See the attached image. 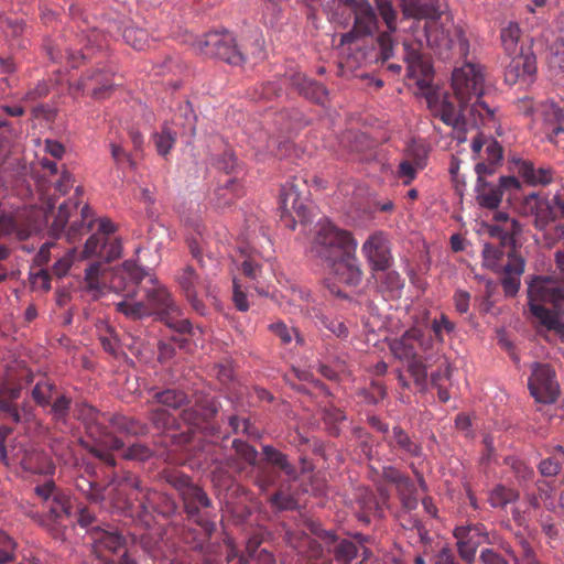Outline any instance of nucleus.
Here are the masks:
<instances>
[{"label":"nucleus","mask_w":564,"mask_h":564,"mask_svg":"<svg viewBox=\"0 0 564 564\" xmlns=\"http://www.w3.org/2000/svg\"><path fill=\"white\" fill-rule=\"evenodd\" d=\"M110 288L124 299L116 304L118 312L131 319L158 315L169 328L191 334L193 325L172 292L158 278L131 260L112 274Z\"/></svg>","instance_id":"obj_1"},{"label":"nucleus","mask_w":564,"mask_h":564,"mask_svg":"<svg viewBox=\"0 0 564 564\" xmlns=\"http://www.w3.org/2000/svg\"><path fill=\"white\" fill-rule=\"evenodd\" d=\"M454 96L429 91L427 106L432 115L457 130L467 126L494 128L497 124L496 110L481 100L485 93L484 67L478 63L465 62L453 70Z\"/></svg>","instance_id":"obj_2"},{"label":"nucleus","mask_w":564,"mask_h":564,"mask_svg":"<svg viewBox=\"0 0 564 564\" xmlns=\"http://www.w3.org/2000/svg\"><path fill=\"white\" fill-rule=\"evenodd\" d=\"M402 12L406 18L425 20L427 44L443 58L452 52L462 57L469 54V41L460 25H456L449 13L437 8L432 0H401Z\"/></svg>","instance_id":"obj_3"},{"label":"nucleus","mask_w":564,"mask_h":564,"mask_svg":"<svg viewBox=\"0 0 564 564\" xmlns=\"http://www.w3.org/2000/svg\"><path fill=\"white\" fill-rule=\"evenodd\" d=\"M470 148L474 159L478 160L475 165L476 200L482 208L496 209L505 193L511 194L520 189V182L514 176H500L497 182L488 180L496 174L503 159V149L497 140L478 133L473 139Z\"/></svg>","instance_id":"obj_4"},{"label":"nucleus","mask_w":564,"mask_h":564,"mask_svg":"<svg viewBox=\"0 0 564 564\" xmlns=\"http://www.w3.org/2000/svg\"><path fill=\"white\" fill-rule=\"evenodd\" d=\"M165 481L177 490L187 518L195 522L200 532H187L185 540L195 550L203 551L205 543L210 539L216 529V511L210 498L205 490L195 485L192 479L180 470H169L163 475Z\"/></svg>","instance_id":"obj_5"},{"label":"nucleus","mask_w":564,"mask_h":564,"mask_svg":"<svg viewBox=\"0 0 564 564\" xmlns=\"http://www.w3.org/2000/svg\"><path fill=\"white\" fill-rule=\"evenodd\" d=\"M263 37L258 31H252L238 40L228 30H216L196 39L193 47L202 55L239 66L250 57L260 58L263 53Z\"/></svg>","instance_id":"obj_6"},{"label":"nucleus","mask_w":564,"mask_h":564,"mask_svg":"<svg viewBox=\"0 0 564 564\" xmlns=\"http://www.w3.org/2000/svg\"><path fill=\"white\" fill-rule=\"evenodd\" d=\"M531 314L547 329L555 330L564 339L561 323L564 306V285L550 278L538 276L528 288Z\"/></svg>","instance_id":"obj_7"},{"label":"nucleus","mask_w":564,"mask_h":564,"mask_svg":"<svg viewBox=\"0 0 564 564\" xmlns=\"http://www.w3.org/2000/svg\"><path fill=\"white\" fill-rule=\"evenodd\" d=\"M74 415L84 422L87 433L95 440L96 444L90 447L89 452L106 465L113 467L116 459L109 451L122 448L123 442L108 432L104 425L105 422H109V417L87 403H77L74 409Z\"/></svg>","instance_id":"obj_8"},{"label":"nucleus","mask_w":564,"mask_h":564,"mask_svg":"<svg viewBox=\"0 0 564 564\" xmlns=\"http://www.w3.org/2000/svg\"><path fill=\"white\" fill-rule=\"evenodd\" d=\"M82 194V188L77 187L74 195L59 205L57 215L51 225V234L54 237H59L65 231L67 241L74 243L90 230L94 224V214L90 207L85 204L77 213Z\"/></svg>","instance_id":"obj_9"},{"label":"nucleus","mask_w":564,"mask_h":564,"mask_svg":"<svg viewBox=\"0 0 564 564\" xmlns=\"http://www.w3.org/2000/svg\"><path fill=\"white\" fill-rule=\"evenodd\" d=\"M350 247L357 248V242L349 231L338 228L328 219L317 223L312 243V253L315 258L327 264L343 257Z\"/></svg>","instance_id":"obj_10"},{"label":"nucleus","mask_w":564,"mask_h":564,"mask_svg":"<svg viewBox=\"0 0 564 564\" xmlns=\"http://www.w3.org/2000/svg\"><path fill=\"white\" fill-rule=\"evenodd\" d=\"M109 487H111L109 499L113 509L121 512L132 511L134 501H139V507L147 510L145 503L150 501L152 492L142 487L134 474L130 471L115 474L109 481Z\"/></svg>","instance_id":"obj_11"},{"label":"nucleus","mask_w":564,"mask_h":564,"mask_svg":"<svg viewBox=\"0 0 564 564\" xmlns=\"http://www.w3.org/2000/svg\"><path fill=\"white\" fill-rule=\"evenodd\" d=\"M94 552L102 564H138L117 531L93 527L90 529Z\"/></svg>","instance_id":"obj_12"},{"label":"nucleus","mask_w":564,"mask_h":564,"mask_svg":"<svg viewBox=\"0 0 564 564\" xmlns=\"http://www.w3.org/2000/svg\"><path fill=\"white\" fill-rule=\"evenodd\" d=\"M382 478L395 486L398 498L401 502L404 514H410L411 511L417 508V489L413 480L393 466H386L382 468ZM403 516H400L401 524L406 529L421 528V521L417 518L410 517L409 521L403 522Z\"/></svg>","instance_id":"obj_13"},{"label":"nucleus","mask_w":564,"mask_h":564,"mask_svg":"<svg viewBox=\"0 0 564 564\" xmlns=\"http://www.w3.org/2000/svg\"><path fill=\"white\" fill-rule=\"evenodd\" d=\"M115 225L108 219H101L97 232L86 241L82 256L97 257L104 262L116 260L121 254V242L113 236Z\"/></svg>","instance_id":"obj_14"},{"label":"nucleus","mask_w":564,"mask_h":564,"mask_svg":"<svg viewBox=\"0 0 564 564\" xmlns=\"http://www.w3.org/2000/svg\"><path fill=\"white\" fill-rule=\"evenodd\" d=\"M175 280L193 311L200 316H205L207 314V307L198 296V289L203 291L206 297H215L210 279L208 276L200 279L193 267L186 265L177 272Z\"/></svg>","instance_id":"obj_15"},{"label":"nucleus","mask_w":564,"mask_h":564,"mask_svg":"<svg viewBox=\"0 0 564 564\" xmlns=\"http://www.w3.org/2000/svg\"><path fill=\"white\" fill-rule=\"evenodd\" d=\"M453 535L460 560L466 564H475L477 550L484 544H491L490 532L480 522L458 525Z\"/></svg>","instance_id":"obj_16"},{"label":"nucleus","mask_w":564,"mask_h":564,"mask_svg":"<svg viewBox=\"0 0 564 564\" xmlns=\"http://www.w3.org/2000/svg\"><path fill=\"white\" fill-rule=\"evenodd\" d=\"M528 386L535 401L545 404L556 401L560 388L555 371L550 365L534 362Z\"/></svg>","instance_id":"obj_17"},{"label":"nucleus","mask_w":564,"mask_h":564,"mask_svg":"<svg viewBox=\"0 0 564 564\" xmlns=\"http://www.w3.org/2000/svg\"><path fill=\"white\" fill-rule=\"evenodd\" d=\"M361 252L369 263L371 272L386 271L393 263L391 242L383 231L371 234L364 242Z\"/></svg>","instance_id":"obj_18"},{"label":"nucleus","mask_w":564,"mask_h":564,"mask_svg":"<svg viewBox=\"0 0 564 564\" xmlns=\"http://www.w3.org/2000/svg\"><path fill=\"white\" fill-rule=\"evenodd\" d=\"M34 491L42 500L43 509L55 522H61L72 516L70 498L57 490L53 481L36 486Z\"/></svg>","instance_id":"obj_19"},{"label":"nucleus","mask_w":564,"mask_h":564,"mask_svg":"<svg viewBox=\"0 0 564 564\" xmlns=\"http://www.w3.org/2000/svg\"><path fill=\"white\" fill-rule=\"evenodd\" d=\"M112 72L106 66L97 65L88 69L78 82V89L96 100L108 98L113 89Z\"/></svg>","instance_id":"obj_20"},{"label":"nucleus","mask_w":564,"mask_h":564,"mask_svg":"<svg viewBox=\"0 0 564 564\" xmlns=\"http://www.w3.org/2000/svg\"><path fill=\"white\" fill-rule=\"evenodd\" d=\"M431 337H426L422 329L412 327L400 338L392 340L390 344V350L395 358L410 360L419 356V349L425 351L431 347Z\"/></svg>","instance_id":"obj_21"},{"label":"nucleus","mask_w":564,"mask_h":564,"mask_svg":"<svg viewBox=\"0 0 564 564\" xmlns=\"http://www.w3.org/2000/svg\"><path fill=\"white\" fill-rule=\"evenodd\" d=\"M521 212L532 217V224L539 231H545L555 220V213L547 197L530 194L521 204Z\"/></svg>","instance_id":"obj_22"},{"label":"nucleus","mask_w":564,"mask_h":564,"mask_svg":"<svg viewBox=\"0 0 564 564\" xmlns=\"http://www.w3.org/2000/svg\"><path fill=\"white\" fill-rule=\"evenodd\" d=\"M510 57L511 61L505 70L506 83L509 85H516L517 83H531L536 72V61L530 48L527 51H520L519 54Z\"/></svg>","instance_id":"obj_23"},{"label":"nucleus","mask_w":564,"mask_h":564,"mask_svg":"<svg viewBox=\"0 0 564 564\" xmlns=\"http://www.w3.org/2000/svg\"><path fill=\"white\" fill-rule=\"evenodd\" d=\"M356 249L350 247V250L346 251L343 257L326 264L332 269L333 274L339 282L349 286L359 285L364 276V271L356 256Z\"/></svg>","instance_id":"obj_24"},{"label":"nucleus","mask_w":564,"mask_h":564,"mask_svg":"<svg viewBox=\"0 0 564 564\" xmlns=\"http://www.w3.org/2000/svg\"><path fill=\"white\" fill-rule=\"evenodd\" d=\"M384 442L390 451L402 459L420 458L423 456L422 443L400 425L392 427L391 433L384 437Z\"/></svg>","instance_id":"obj_25"},{"label":"nucleus","mask_w":564,"mask_h":564,"mask_svg":"<svg viewBox=\"0 0 564 564\" xmlns=\"http://www.w3.org/2000/svg\"><path fill=\"white\" fill-rule=\"evenodd\" d=\"M376 3L388 29V31L380 33L377 37L379 59H381L382 63H386L393 55L392 33L397 30V11L389 0H376Z\"/></svg>","instance_id":"obj_26"},{"label":"nucleus","mask_w":564,"mask_h":564,"mask_svg":"<svg viewBox=\"0 0 564 564\" xmlns=\"http://www.w3.org/2000/svg\"><path fill=\"white\" fill-rule=\"evenodd\" d=\"M542 132L550 142L564 148V111L554 104L542 105Z\"/></svg>","instance_id":"obj_27"},{"label":"nucleus","mask_w":564,"mask_h":564,"mask_svg":"<svg viewBox=\"0 0 564 564\" xmlns=\"http://www.w3.org/2000/svg\"><path fill=\"white\" fill-rule=\"evenodd\" d=\"M21 388L4 384L0 388V416L12 423H23L32 420L31 410L23 408L19 410L13 401L20 397Z\"/></svg>","instance_id":"obj_28"},{"label":"nucleus","mask_w":564,"mask_h":564,"mask_svg":"<svg viewBox=\"0 0 564 564\" xmlns=\"http://www.w3.org/2000/svg\"><path fill=\"white\" fill-rule=\"evenodd\" d=\"M349 6L355 15L354 32L366 36L372 34L378 28V18L369 0H343Z\"/></svg>","instance_id":"obj_29"},{"label":"nucleus","mask_w":564,"mask_h":564,"mask_svg":"<svg viewBox=\"0 0 564 564\" xmlns=\"http://www.w3.org/2000/svg\"><path fill=\"white\" fill-rule=\"evenodd\" d=\"M404 61L408 65V75L424 86L432 77L433 67L429 59L414 46L404 44Z\"/></svg>","instance_id":"obj_30"},{"label":"nucleus","mask_w":564,"mask_h":564,"mask_svg":"<svg viewBox=\"0 0 564 564\" xmlns=\"http://www.w3.org/2000/svg\"><path fill=\"white\" fill-rule=\"evenodd\" d=\"M74 184V178L70 173L64 171L59 178L55 182H52L51 186L46 187L45 182L39 180L37 181V192L40 199L43 202L45 214L51 213L56 204L55 194L59 195L66 194Z\"/></svg>","instance_id":"obj_31"},{"label":"nucleus","mask_w":564,"mask_h":564,"mask_svg":"<svg viewBox=\"0 0 564 564\" xmlns=\"http://www.w3.org/2000/svg\"><path fill=\"white\" fill-rule=\"evenodd\" d=\"M489 234L491 237L499 238L502 247L509 248L507 251V263H502L500 271H502L503 274L520 276L524 271V260L516 253L513 238L508 232H505L499 226L490 227Z\"/></svg>","instance_id":"obj_32"},{"label":"nucleus","mask_w":564,"mask_h":564,"mask_svg":"<svg viewBox=\"0 0 564 564\" xmlns=\"http://www.w3.org/2000/svg\"><path fill=\"white\" fill-rule=\"evenodd\" d=\"M513 171L517 172L529 185H547L553 180V171L550 167L535 169L533 163L521 158L512 160Z\"/></svg>","instance_id":"obj_33"},{"label":"nucleus","mask_w":564,"mask_h":564,"mask_svg":"<svg viewBox=\"0 0 564 564\" xmlns=\"http://www.w3.org/2000/svg\"><path fill=\"white\" fill-rule=\"evenodd\" d=\"M290 83L300 95L313 102L324 104L327 100V89L315 79L308 78L305 74H293L290 77Z\"/></svg>","instance_id":"obj_34"},{"label":"nucleus","mask_w":564,"mask_h":564,"mask_svg":"<svg viewBox=\"0 0 564 564\" xmlns=\"http://www.w3.org/2000/svg\"><path fill=\"white\" fill-rule=\"evenodd\" d=\"M376 281L377 290L386 300H393L401 296L404 285V280L399 272L394 270H386L379 272H371Z\"/></svg>","instance_id":"obj_35"},{"label":"nucleus","mask_w":564,"mask_h":564,"mask_svg":"<svg viewBox=\"0 0 564 564\" xmlns=\"http://www.w3.org/2000/svg\"><path fill=\"white\" fill-rule=\"evenodd\" d=\"M280 205L284 214L295 212L299 216L304 213V204L301 197L300 184L296 177L288 181L281 189Z\"/></svg>","instance_id":"obj_36"},{"label":"nucleus","mask_w":564,"mask_h":564,"mask_svg":"<svg viewBox=\"0 0 564 564\" xmlns=\"http://www.w3.org/2000/svg\"><path fill=\"white\" fill-rule=\"evenodd\" d=\"M117 270L118 269L113 270L108 278L101 261L91 263L85 270V289L93 292L95 296H99L106 289L107 284L108 288L113 291L110 288V279Z\"/></svg>","instance_id":"obj_37"},{"label":"nucleus","mask_w":564,"mask_h":564,"mask_svg":"<svg viewBox=\"0 0 564 564\" xmlns=\"http://www.w3.org/2000/svg\"><path fill=\"white\" fill-rule=\"evenodd\" d=\"M14 459L23 470L29 473L42 474L47 469L46 455L34 447L18 449Z\"/></svg>","instance_id":"obj_38"},{"label":"nucleus","mask_w":564,"mask_h":564,"mask_svg":"<svg viewBox=\"0 0 564 564\" xmlns=\"http://www.w3.org/2000/svg\"><path fill=\"white\" fill-rule=\"evenodd\" d=\"M36 230L32 224H21L18 216L0 210V237H14L18 240L28 239Z\"/></svg>","instance_id":"obj_39"},{"label":"nucleus","mask_w":564,"mask_h":564,"mask_svg":"<svg viewBox=\"0 0 564 564\" xmlns=\"http://www.w3.org/2000/svg\"><path fill=\"white\" fill-rule=\"evenodd\" d=\"M232 448L236 456L227 458V465L230 468L236 469L238 473H242L245 470V466L241 462L250 466H254L257 464L258 452L252 445L245 441L235 438L232 441Z\"/></svg>","instance_id":"obj_40"},{"label":"nucleus","mask_w":564,"mask_h":564,"mask_svg":"<svg viewBox=\"0 0 564 564\" xmlns=\"http://www.w3.org/2000/svg\"><path fill=\"white\" fill-rule=\"evenodd\" d=\"M217 412V405L213 401H206V405L200 410L194 408L183 410L180 420L188 425V432H194L195 427H199L203 423L215 416Z\"/></svg>","instance_id":"obj_41"},{"label":"nucleus","mask_w":564,"mask_h":564,"mask_svg":"<svg viewBox=\"0 0 564 564\" xmlns=\"http://www.w3.org/2000/svg\"><path fill=\"white\" fill-rule=\"evenodd\" d=\"M150 394L153 402L160 403L166 409L176 410L187 403L186 393L178 389H165L162 391L151 389Z\"/></svg>","instance_id":"obj_42"},{"label":"nucleus","mask_w":564,"mask_h":564,"mask_svg":"<svg viewBox=\"0 0 564 564\" xmlns=\"http://www.w3.org/2000/svg\"><path fill=\"white\" fill-rule=\"evenodd\" d=\"M241 271L243 275L249 279L250 288L254 289L258 293H267L269 283L263 275L261 267L251 258H247L241 263Z\"/></svg>","instance_id":"obj_43"},{"label":"nucleus","mask_w":564,"mask_h":564,"mask_svg":"<svg viewBox=\"0 0 564 564\" xmlns=\"http://www.w3.org/2000/svg\"><path fill=\"white\" fill-rule=\"evenodd\" d=\"M522 32L518 23L510 22L507 26L500 31V40L505 52L509 55L519 54L520 51H524L523 46L520 45Z\"/></svg>","instance_id":"obj_44"},{"label":"nucleus","mask_w":564,"mask_h":564,"mask_svg":"<svg viewBox=\"0 0 564 564\" xmlns=\"http://www.w3.org/2000/svg\"><path fill=\"white\" fill-rule=\"evenodd\" d=\"M75 487L91 502H101L105 500L106 489L96 482L94 475L91 474L88 476L79 475L76 477Z\"/></svg>","instance_id":"obj_45"},{"label":"nucleus","mask_w":564,"mask_h":564,"mask_svg":"<svg viewBox=\"0 0 564 564\" xmlns=\"http://www.w3.org/2000/svg\"><path fill=\"white\" fill-rule=\"evenodd\" d=\"M57 394L55 383L45 377H41L31 391L33 401L42 408H46L51 404L54 397Z\"/></svg>","instance_id":"obj_46"},{"label":"nucleus","mask_w":564,"mask_h":564,"mask_svg":"<svg viewBox=\"0 0 564 564\" xmlns=\"http://www.w3.org/2000/svg\"><path fill=\"white\" fill-rule=\"evenodd\" d=\"M519 491L505 485H496L488 491L487 501L495 509H503L519 499Z\"/></svg>","instance_id":"obj_47"},{"label":"nucleus","mask_w":564,"mask_h":564,"mask_svg":"<svg viewBox=\"0 0 564 564\" xmlns=\"http://www.w3.org/2000/svg\"><path fill=\"white\" fill-rule=\"evenodd\" d=\"M109 422L111 426L120 433L129 434V435H144L148 433L147 424L124 415H112L109 416Z\"/></svg>","instance_id":"obj_48"},{"label":"nucleus","mask_w":564,"mask_h":564,"mask_svg":"<svg viewBox=\"0 0 564 564\" xmlns=\"http://www.w3.org/2000/svg\"><path fill=\"white\" fill-rule=\"evenodd\" d=\"M264 459L268 464L273 467H278L282 473L289 477L296 476L295 467L289 462L288 456L274 448L271 445H264L262 447Z\"/></svg>","instance_id":"obj_49"},{"label":"nucleus","mask_w":564,"mask_h":564,"mask_svg":"<svg viewBox=\"0 0 564 564\" xmlns=\"http://www.w3.org/2000/svg\"><path fill=\"white\" fill-rule=\"evenodd\" d=\"M70 403L72 400L67 395L56 394L48 405V413L52 415V420L57 427L61 425H66L70 411Z\"/></svg>","instance_id":"obj_50"},{"label":"nucleus","mask_w":564,"mask_h":564,"mask_svg":"<svg viewBox=\"0 0 564 564\" xmlns=\"http://www.w3.org/2000/svg\"><path fill=\"white\" fill-rule=\"evenodd\" d=\"M156 151L160 155L166 156L176 142V131L169 124H164L160 132L153 135Z\"/></svg>","instance_id":"obj_51"},{"label":"nucleus","mask_w":564,"mask_h":564,"mask_svg":"<svg viewBox=\"0 0 564 564\" xmlns=\"http://www.w3.org/2000/svg\"><path fill=\"white\" fill-rule=\"evenodd\" d=\"M505 251L501 247L486 243L482 249V264L494 272H500Z\"/></svg>","instance_id":"obj_52"},{"label":"nucleus","mask_w":564,"mask_h":564,"mask_svg":"<svg viewBox=\"0 0 564 564\" xmlns=\"http://www.w3.org/2000/svg\"><path fill=\"white\" fill-rule=\"evenodd\" d=\"M227 564H275L273 555L265 549H261L257 555L247 558L245 555H238L234 550L227 554Z\"/></svg>","instance_id":"obj_53"},{"label":"nucleus","mask_w":564,"mask_h":564,"mask_svg":"<svg viewBox=\"0 0 564 564\" xmlns=\"http://www.w3.org/2000/svg\"><path fill=\"white\" fill-rule=\"evenodd\" d=\"M424 163L421 159H415L413 162L403 160L399 163L397 169V177L402 181L403 185H410L416 177L417 172L423 170Z\"/></svg>","instance_id":"obj_54"},{"label":"nucleus","mask_w":564,"mask_h":564,"mask_svg":"<svg viewBox=\"0 0 564 564\" xmlns=\"http://www.w3.org/2000/svg\"><path fill=\"white\" fill-rule=\"evenodd\" d=\"M268 501L275 511H292L299 508L296 498L282 489L271 495Z\"/></svg>","instance_id":"obj_55"},{"label":"nucleus","mask_w":564,"mask_h":564,"mask_svg":"<svg viewBox=\"0 0 564 564\" xmlns=\"http://www.w3.org/2000/svg\"><path fill=\"white\" fill-rule=\"evenodd\" d=\"M149 419L154 427L159 430L171 429L173 426L181 427L180 423H176V419L173 417L167 409L158 408L150 412Z\"/></svg>","instance_id":"obj_56"},{"label":"nucleus","mask_w":564,"mask_h":564,"mask_svg":"<svg viewBox=\"0 0 564 564\" xmlns=\"http://www.w3.org/2000/svg\"><path fill=\"white\" fill-rule=\"evenodd\" d=\"M333 552L337 561L344 564H350V562L357 556L358 549L354 542L349 540H341L334 545Z\"/></svg>","instance_id":"obj_57"},{"label":"nucleus","mask_w":564,"mask_h":564,"mask_svg":"<svg viewBox=\"0 0 564 564\" xmlns=\"http://www.w3.org/2000/svg\"><path fill=\"white\" fill-rule=\"evenodd\" d=\"M555 451L556 455L545 458L539 464V471L545 477H553L560 473L561 462L558 457H562L564 460V449L562 446H556Z\"/></svg>","instance_id":"obj_58"},{"label":"nucleus","mask_w":564,"mask_h":564,"mask_svg":"<svg viewBox=\"0 0 564 564\" xmlns=\"http://www.w3.org/2000/svg\"><path fill=\"white\" fill-rule=\"evenodd\" d=\"M319 324L338 338H346L349 334L348 327L338 318H333L323 313L316 314Z\"/></svg>","instance_id":"obj_59"},{"label":"nucleus","mask_w":564,"mask_h":564,"mask_svg":"<svg viewBox=\"0 0 564 564\" xmlns=\"http://www.w3.org/2000/svg\"><path fill=\"white\" fill-rule=\"evenodd\" d=\"M431 329L437 341H444V334H452L455 330V324L448 319L445 314L440 318H434L431 323Z\"/></svg>","instance_id":"obj_60"},{"label":"nucleus","mask_w":564,"mask_h":564,"mask_svg":"<svg viewBox=\"0 0 564 564\" xmlns=\"http://www.w3.org/2000/svg\"><path fill=\"white\" fill-rule=\"evenodd\" d=\"M153 456V451L142 443H133L123 453V457L130 460L145 462Z\"/></svg>","instance_id":"obj_61"},{"label":"nucleus","mask_w":564,"mask_h":564,"mask_svg":"<svg viewBox=\"0 0 564 564\" xmlns=\"http://www.w3.org/2000/svg\"><path fill=\"white\" fill-rule=\"evenodd\" d=\"M0 564L13 562L15 560L17 543L6 533L0 534Z\"/></svg>","instance_id":"obj_62"},{"label":"nucleus","mask_w":564,"mask_h":564,"mask_svg":"<svg viewBox=\"0 0 564 564\" xmlns=\"http://www.w3.org/2000/svg\"><path fill=\"white\" fill-rule=\"evenodd\" d=\"M276 478L278 474L273 469L260 467L256 475L254 482L262 491H267L274 486Z\"/></svg>","instance_id":"obj_63"},{"label":"nucleus","mask_w":564,"mask_h":564,"mask_svg":"<svg viewBox=\"0 0 564 564\" xmlns=\"http://www.w3.org/2000/svg\"><path fill=\"white\" fill-rule=\"evenodd\" d=\"M123 39L135 50H143L147 43V33L143 30L127 28L123 31Z\"/></svg>","instance_id":"obj_64"}]
</instances>
